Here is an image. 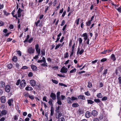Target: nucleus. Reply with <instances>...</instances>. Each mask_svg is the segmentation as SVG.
<instances>
[{
    "label": "nucleus",
    "mask_w": 121,
    "mask_h": 121,
    "mask_svg": "<svg viewBox=\"0 0 121 121\" xmlns=\"http://www.w3.org/2000/svg\"><path fill=\"white\" fill-rule=\"evenodd\" d=\"M31 69L33 71H35L37 70V67L34 65H31Z\"/></svg>",
    "instance_id": "16"
},
{
    "label": "nucleus",
    "mask_w": 121,
    "mask_h": 121,
    "mask_svg": "<svg viewBox=\"0 0 121 121\" xmlns=\"http://www.w3.org/2000/svg\"><path fill=\"white\" fill-rule=\"evenodd\" d=\"M98 112L96 110H94L92 111L91 114L94 117L97 116L98 114Z\"/></svg>",
    "instance_id": "7"
},
{
    "label": "nucleus",
    "mask_w": 121,
    "mask_h": 121,
    "mask_svg": "<svg viewBox=\"0 0 121 121\" xmlns=\"http://www.w3.org/2000/svg\"><path fill=\"white\" fill-rule=\"evenodd\" d=\"M33 38H30L28 41L29 43H31L32 41Z\"/></svg>",
    "instance_id": "53"
},
{
    "label": "nucleus",
    "mask_w": 121,
    "mask_h": 121,
    "mask_svg": "<svg viewBox=\"0 0 121 121\" xmlns=\"http://www.w3.org/2000/svg\"><path fill=\"white\" fill-rule=\"evenodd\" d=\"M5 85V84L4 82L2 81L0 82V87H3Z\"/></svg>",
    "instance_id": "21"
},
{
    "label": "nucleus",
    "mask_w": 121,
    "mask_h": 121,
    "mask_svg": "<svg viewBox=\"0 0 121 121\" xmlns=\"http://www.w3.org/2000/svg\"><path fill=\"white\" fill-rule=\"evenodd\" d=\"M80 19V18H79L75 21V23H76L77 25H78L79 24Z\"/></svg>",
    "instance_id": "43"
},
{
    "label": "nucleus",
    "mask_w": 121,
    "mask_h": 121,
    "mask_svg": "<svg viewBox=\"0 0 121 121\" xmlns=\"http://www.w3.org/2000/svg\"><path fill=\"white\" fill-rule=\"evenodd\" d=\"M49 7V6H46L45 7V12L46 13L47 11H48V8Z\"/></svg>",
    "instance_id": "48"
},
{
    "label": "nucleus",
    "mask_w": 121,
    "mask_h": 121,
    "mask_svg": "<svg viewBox=\"0 0 121 121\" xmlns=\"http://www.w3.org/2000/svg\"><path fill=\"white\" fill-rule=\"evenodd\" d=\"M84 52V49H83V48H81V51H80L78 53V54H79L80 55H81Z\"/></svg>",
    "instance_id": "39"
},
{
    "label": "nucleus",
    "mask_w": 121,
    "mask_h": 121,
    "mask_svg": "<svg viewBox=\"0 0 121 121\" xmlns=\"http://www.w3.org/2000/svg\"><path fill=\"white\" fill-rule=\"evenodd\" d=\"M33 75V73L31 72H29L28 74V76L29 77H32Z\"/></svg>",
    "instance_id": "49"
},
{
    "label": "nucleus",
    "mask_w": 121,
    "mask_h": 121,
    "mask_svg": "<svg viewBox=\"0 0 121 121\" xmlns=\"http://www.w3.org/2000/svg\"><path fill=\"white\" fill-rule=\"evenodd\" d=\"M7 67L8 69H10L12 68L13 67V65L12 64L10 63L9 64H8L7 65Z\"/></svg>",
    "instance_id": "22"
},
{
    "label": "nucleus",
    "mask_w": 121,
    "mask_h": 121,
    "mask_svg": "<svg viewBox=\"0 0 121 121\" xmlns=\"http://www.w3.org/2000/svg\"><path fill=\"white\" fill-rule=\"evenodd\" d=\"M30 37V35H28L27 36L26 39L24 41V43H25L26 42H27L28 41V39Z\"/></svg>",
    "instance_id": "33"
},
{
    "label": "nucleus",
    "mask_w": 121,
    "mask_h": 121,
    "mask_svg": "<svg viewBox=\"0 0 121 121\" xmlns=\"http://www.w3.org/2000/svg\"><path fill=\"white\" fill-rule=\"evenodd\" d=\"M46 59L44 57H43L42 58V59L39 60L37 61V62L38 63H40L42 62H43L44 61H45Z\"/></svg>",
    "instance_id": "19"
},
{
    "label": "nucleus",
    "mask_w": 121,
    "mask_h": 121,
    "mask_svg": "<svg viewBox=\"0 0 121 121\" xmlns=\"http://www.w3.org/2000/svg\"><path fill=\"white\" fill-rule=\"evenodd\" d=\"M60 108V106H58L57 107H56L55 111L56 112H60L59 111Z\"/></svg>",
    "instance_id": "42"
},
{
    "label": "nucleus",
    "mask_w": 121,
    "mask_h": 121,
    "mask_svg": "<svg viewBox=\"0 0 121 121\" xmlns=\"http://www.w3.org/2000/svg\"><path fill=\"white\" fill-rule=\"evenodd\" d=\"M61 45V44H59L57 45L56 46L55 48V49L56 50Z\"/></svg>",
    "instance_id": "59"
},
{
    "label": "nucleus",
    "mask_w": 121,
    "mask_h": 121,
    "mask_svg": "<svg viewBox=\"0 0 121 121\" xmlns=\"http://www.w3.org/2000/svg\"><path fill=\"white\" fill-rule=\"evenodd\" d=\"M74 51L72 50L69 56L70 58H71L72 56H73L74 53Z\"/></svg>",
    "instance_id": "52"
},
{
    "label": "nucleus",
    "mask_w": 121,
    "mask_h": 121,
    "mask_svg": "<svg viewBox=\"0 0 121 121\" xmlns=\"http://www.w3.org/2000/svg\"><path fill=\"white\" fill-rule=\"evenodd\" d=\"M78 97L79 99H80L82 100H85V97L83 95H79L78 96Z\"/></svg>",
    "instance_id": "24"
},
{
    "label": "nucleus",
    "mask_w": 121,
    "mask_h": 121,
    "mask_svg": "<svg viewBox=\"0 0 121 121\" xmlns=\"http://www.w3.org/2000/svg\"><path fill=\"white\" fill-rule=\"evenodd\" d=\"M41 53L42 55V56H41V57H42L43 56H44L45 55V49L44 48H42L41 50Z\"/></svg>",
    "instance_id": "20"
},
{
    "label": "nucleus",
    "mask_w": 121,
    "mask_h": 121,
    "mask_svg": "<svg viewBox=\"0 0 121 121\" xmlns=\"http://www.w3.org/2000/svg\"><path fill=\"white\" fill-rule=\"evenodd\" d=\"M50 97L53 100H54L56 99V95L55 94L52 92L51 93Z\"/></svg>",
    "instance_id": "8"
},
{
    "label": "nucleus",
    "mask_w": 121,
    "mask_h": 121,
    "mask_svg": "<svg viewBox=\"0 0 121 121\" xmlns=\"http://www.w3.org/2000/svg\"><path fill=\"white\" fill-rule=\"evenodd\" d=\"M27 51L29 53L31 54L34 53L35 51V49L34 48L30 47L28 48Z\"/></svg>",
    "instance_id": "3"
},
{
    "label": "nucleus",
    "mask_w": 121,
    "mask_h": 121,
    "mask_svg": "<svg viewBox=\"0 0 121 121\" xmlns=\"http://www.w3.org/2000/svg\"><path fill=\"white\" fill-rule=\"evenodd\" d=\"M68 70L65 67V66H64L61 69L60 72L62 73H66Z\"/></svg>",
    "instance_id": "4"
},
{
    "label": "nucleus",
    "mask_w": 121,
    "mask_h": 121,
    "mask_svg": "<svg viewBox=\"0 0 121 121\" xmlns=\"http://www.w3.org/2000/svg\"><path fill=\"white\" fill-rule=\"evenodd\" d=\"M78 113L79 114H82L83 113V111L82 110L79 109L78 111Z\"/></svg>",
    "instance_id": "47"
},
{
    "label": "nucleus",
    "mask_w": 121,
    "mask_h": 121,
    "mask_svg": "<svg viewBox=\"0 0 121 121\" xmlns=\"http://www.w3.org/2000/svg\"><path fill=\"white\" fill-rule=\"evenodd\" d=\"M91 114L90 112L87 111L86 112L85 115L86 118H89L91 117Z\"/></svg>",
    "instance_id": "12"
},
{
    "label": "nucleus",
    "mask_w": 121,
    "mask_h": 121,
    "mask_svg": "<svg viewBox=\"0 0 121 121\" xmlns=\"http://www.w3.org/2000/svg\"><path fill=\"white\" fill-rule=\"evenodd\" d=\"M51 109L50 110V117H52L54 114V108L52 107H51Z\"/></svg>",
    "instance_id": "14"
},
{
    "label": "nucleus",
    "mask_w": 121,
    "mask_h": 121,
    "mask_svg": "<svg viewBox=\"0 0 121 121\" xmlns=\"http://www.w3.org/2000/svg\"><path fill=\"white\" fill-rule=\"evenodd\" d=\"M22 10L20 8H19L18 9L17 12V13L18 16V17H20L21 16V13L22 11Z\"/></svg>",
    "instance_id": "15"
},
{
    "label": "nucleus",
    "mask_w": 121,
    "mask_h": 121,
    "mask_svg": "<svg viewBox=\"0 0 121 121\" xmlns=\"http://www.w3.org/2000/svg\"><path fill=\"white\" fill-rule=\"evenodd\" d=\"M17 53L18 56H21L22 55V53L20 51H18L17 52Z\"/></svg>",
    "instance_id": "54"
},
{
    "label": "nucleus",
    "mask_w": 121,
    "mask_h": 121,
    "mask_svg": "<svg viewBox=\"0 0 121 121\" xmlns=\"http://www.w3.org/2000/svg\"><path fill=\"white\" fill-rule=\"evenodd\" d=\"M5 97L4 96H3L1 97L0 100L1 102L2 103H4L6 101Z\"/></svg>",
    "instance_id": "10"
},
{
    "label": "nucleus",
    "mask_w": 121,
    "mask_h": 121,
    "mask_svg": "<svg viewBox=\"0 0 121 121\" xmlns=\"http://www.w3.org/2000/svg\"><path fill=\"white\" fill-rule=\"evenodd\" d=\"M52 81L53 83L56 84H57L58 83V82L57 81L53 79H52Z\"/></svg>",
    "instance_id": "38"
},
{
    "label": "nucleus",
    "mask_w": 121,
    "mask_h": 121,
    "mask_svg": "<svg viewBox=\"0 0 121 121\" xmlns=\"http://www.w3.org/2000/svg\"><path fill=\"white\" fill-rule=\"evenodd\" d=\"M91 22L90 20L88 21L86 23V25L87 26H89L90 25L91 23Z\"/></svg>",
    "instance_id": "32"
},
{
    "label": "nucleus",
    "mask_w": 121,
    "mask_h": 121,
    "mask_svg": "<svg viewBox=\"0 0 121 121\" xmlns=\"http://www.w3.org/2000/svg\"><path fill=\"white\" fill-rule=\"evenodd\" d=\"M107 59L106 58H103L102 59L100 60V61L101 62H104L106 61Z\"/></svg>",
    "instance_id": "58"
},
{
    "label": "nucleus",
    "mask_w": 121,
    "mask_h": 121,
    "mask_svg": "<svg viewBox=\"0 0 121 121\" xmlns=\"http://www.w3.org/2000/svg\"><path fill=\"white\" fill-rule=\"evenodd\" d=\"M7 113V111L6 110H3L1 112V114L3 115H5Z\"/></svg>",
    "instance_id": "26"
},
{
    "label": "nucleus",
    "mask_w": 121,
    "mask_h": 121,
    "mask_svg": "<svg viewBox=\"0 0 121 121\" xmlns=\"http://www.w3.org/2000/svg\"><path fill=\"white\" fill-rule=\"evenodd\" d=\"M88 84L87 85V87L89 88L91 87L92 86V85L91 83L90 82H88Z\"/></svg>",
    "instance_id": "30"
},
{
    "label": "nucleus",
    "mask_w": 121,
    "mask_h": 121,
    "mask_svg": "<svg viewBox=\"0 0 121 121\" xmlns=\"http://www.w3.org/2000/svg\"><path fill=\"white\" fill-rule=\"evenodd\" d=\"M35 48L36 53L38 55H40V48H39V45L38 44L35 45Z\"/></svg>",
    "instance_id": "2"
},
{
    "label": "nucleus",
    "mask_w": 121,
    "mask_h": 121,
    "mask_svg": "<svg viewBox=\"0 0 121 121\" xmlns=\"http://www.w3.org/2000/svg\"><path fill=\"white\" fill-rule=\"evenodd\" d=\"M56 118L57 119L59 118L61 116L62 113L60 112H56Z\"/></svg>",
    "instance_id": "13"
},
{
    "label": "nucleus",
    "mask_w": 121,
    "mask_h": 121,
    "mask_svg": "<svg viewBox=\"0 0 121 121\" xmlns=\"http://www.w3.org/2000/svg\"><path fill=\"white\" fill-rule=\"evenodd\" d=\"M43 63L41 64V66H43L44 67H47V63H46V60H45V61H44L43 62Z\"/></svg>",
    "instance_id": "27"
},
{
    "label": "nucleus",
    "mask_w": 121,
    "mask_h": 121,
    "mask_svg": "<svg viewBox=\"0 0 121 121\" xmlns=\"http://www.w3.org/2000/svg\"><path fill=\"white\" fill-rule=\"evenodd\" d=\"M71 98L70 97H69L67 98L66 100L67 103L69 104H71L72 102L71 101Z\"/></svg>",
    "instance_id": "17"
},
{
    "label": "nucleus",
    "mask_w": 121,
    "mask_h": 121,
    "mask_svg": "<svg viewBox=\"0 0 121 121\" xmlns=\"http://www.w3.org/2000/svg\"><path fill=\"white\" fill-rule=\"evenodd\" d=\"M111 59L113 60L114 61L116 60V58L115 57L114 55L112 54L111 56Z\"/></svg>",
    "instance_id": "25"
},
{
    "label": "nucleus",
    "mask_w": 121,
    "mask_h": 121,
    "mask_svg": "<svg viewBox=\"0 0 121 121\" xmlns=\"http://www.w3.org/2000/svg\"><path fill=\"white\" fill-rule=\"evenodd\" d=\"M12 60L15 62H16L17 61V57L15 56H14Z\"/></svg>",
    "instance_id": "29"
},
{
    "label": "nucleus",
    "mask_w": 121,
    "mask_h": 121,
    "mask_svg": "<svg viewBox=\"0 0 121 121\" xmlns=\"http://www.w3.org/2000/svg\"><path fill=\"white\" fill-rule=\"evenodd\" d=\"M26 81L24 79L22 80L20 82V85L19 86L20 88L21 89H23L26 86Z\"/></svg>",
    "instance_id": "1"
},
{
    "label": "nucleus",
    "mask_w": 121,
    "mask_h": 121,
    "mask_svg": "<svg viewBox=\"0 0 121 121\" xmlns=\"http://www.w3.org/2000/svg\"><path fill=\"white\" fill-rule=\"evenodd\" d=\"M13 25L12 24L10 25L9 26V28L10 29H13Z\"/></svg>",
    "instance_id": "63"
},
{
    "label": "nucleus",
    "mask_w": 121,
    "mask_h": 121,
    "mask_svg": "<svg viewBox=\"0 0 121 121\" xmlns=\"http://www.w3.org/2000/svg\"><path fill=\"white\" fill-rule=\"evenodd\" d=\"M28 68V67L26 66H24L22 67L21 68V69H26Z\"/></svg>",
    "instance_id": "57"
},
{
    "label": "nucleus",
    "mask_w": 121,
    "mask_h": 121,
    "mask_svg": "<svg viewBox=\"0 0 121 121\" xmlns=\"http://www.w3.org/2000/svg\"><path fill=\"white\" fill-rule=\"evenodd\" d=\"M3 12L4 13V14L6 16L10 14L9 13L7 12L5 10H4Z\"/></svg>",
    "instance_id": "36"
},
{
    "label": "nucleus",
    "mask_w": 121,
    "mask_h": 121,
    "mask_svg": "<svg viewBox=\"0 0 121 121\" xmlns=\"http://www.w3.org/2000/svg\"><path fill=\"white\" fill-rule=\"evenodd\" d=\"M61 35V33L60 32L59 34L57 35V39H58L59 40L60 39V37Z\"/></svg>",
    "instance_id": "60"
},
{
    "label": "nucleus",
    "mask_w": 121,
    "mask_h": 121,
    "mask_svg": "<svg viewBox=\"0 0 121 121\" xmlns=\"http://www.w3.org/2000/svg\"><path fill=\"white\" fill-rule=\"evenodd\" d=\"M4 24V23L1 21H0V26H3Z\"/></svg>",
    "instance_id": "46"
},
{
    "label": "nucleus",
    "mask_w": 121,
    "mask_h": 121,
    "mask_svg": "<svg viewBox=\"0 0 121 121\" xmlns=\"http://www.w3.org/2000/svg\"><path fill=\"white\" fill-rule=\"evenodd\" d=\"M33 88L29 86H26L25 88V89L27 91H30L33 90Z\"/></svg>",
    "instance_id": "18"
},
{
    "label": "nucleus",
    "mask_w": 121,
    "mask_h": 121,
    "mask_svg": "<svg viewBox=\"0 0 121 121\" xmlns=\"http://www.w3.org/2000/svg\"><path fill=\"white\" fill-rule=\"evenodd\" d=\"M76 69L75 68H74V69H72L70 70V73H74L76 71Z\"/></svg>",
    "instance_id": "41"
},
{
    "label": "nucleus",
    "mask_w": 121,
    "mask_h": 121,
    "mask_svg": "<svg viewBox=\"0 0 121 121\" xmlns=\"http://www.w3.org/2000/svg\"><path fill=\"white\" fill-rule=\"evenodd\" d=\"M94 101L97 103H99L100 102V101L98 99H94Z\"/></svg>",
    "instance_id": "37"
},
{
    "label": "nucleus",
    "mask_w": 121,
    "mask_h": 121,
    "mask_svg": "<svg viewBox=\"0 0 121 121\" xmlns=\"http://www.w3.org/2000/svg\"><path fill=\"white\" fill-rule=\"evenodd\" d=\"M59 121H65V119L63 117H61L59 119Z\"/></svg>",
    "instance_id": "64"
},
{
    "label": "nucleus",
    "mask_w": 121,
    "mask_h": 121,
    "mask_svg": "<svg viewBox=\"0 0 121 121\" xmlns=\"http://www.w3.org/2000/svg\"><path fill=\"white\" fill-rule=\"evenodd\" d=\"M108 69H105L104 71V72L103 73L104 75H105L106 76V74L107 73V72Z\"/></svg>",
    "instance_id": "56"
},
{
    "label": "nucleus",
    "mask_w": 121,
    "mask_h": 121,
    "mask_svg": "<svg viewBox=\"0 0 121 121\" xmlns=\"http://www.w3.org/2000/svg\"><path fill=\"white\" fill-rule=\"evenodd\" d=\"M30 83L31 86L33 87L36 84V83L35 81L33 79H32L30 80Z\"/></svg>",
    "instance_id": "9"
},
{
    "label": "nucleus",
    "mask_w": 121,
    "mask_h": 121,
    "mask_svg": "<svg viewBox=\"0 0 121 121\" xmlns=\"http://www.w3.org/2000/svg\"><path fill=\"white\" fill-rule=\"evenodd\" d=\"M81 36L84 37V42H85L86 40L88 39V35L86 33L83 34Z\"/></svg>",
    "instance_id": "5"
},
{
    "label": "nucleus",
    "mask_w": 121,
    "mask_h": 121,
    "mask_svg": "<svg viewBox=\"0 0 121 121\" xmlns=\"http://www.w3.org/2000/svg\"><path fill=\"white\" fill-rule=\"evenodd\" d=\"M24 95L25 97H29L30 95L28 93H24Z\"/></svg>",
    "instance_id": "62"
},
{
    "label": "nucleus",
    "mask_w": 121,
    "mask_h": 121,
    "mask_svg": "<svg viewBox=\"0 0 121 121\" xmlns=\"http://www.w3.org/2000/svg\"><path fill=\"white\" fill-rule=\"evenodd\" d=\"M85 94L86 95L88 96L90 95V94L88 91H87L86 92H85Z\"/></svg>",
    "instance_id": "50"
},
{
    "label": "nucleus",
    "mask_w": 121,
    "mask_h": 121,
    "mask_svg": "<svg viewBox=\"0 0 121 121\" xmlns=\"http://www.w3.org/2000/svg\"><path fill=\"white\" fill-rule=\"evenodd\" d=\"M87 101L88 104H93L94 103V101L88 99L87 100Z\"/></svg>",
    "instance_id": "31"
},
{
    "label": "nucleus",
    "mask_w": 121,
    "mask_h": 121,
    "mask_svg": "<svg viewBox=\"0 0 121 121\" xmlns=\"http://www.w3.org/2000/svg\"><path fill=\"white\" fill-rule=\"evenodd\" d=\"M112 51V49L105 50L104 51L102 52L101 53L102 54H106V53H109V52Z\"/></svg>",
    "instance_id": "11"
},
{
    "label": "nucleus",
    "mask_w": 121,
    "mask_h": 121,
    "mask_svg": "<svg viewBox=\"0 0 121 121\" xmlns=\"http://www.w3.org/2000/svg\"><path fill=\"white\" fill-rule=\"evenodd\" d=\"M21 80L20 79H19L17 80V82L16 83V85L17 86H18L19 84H20V82Z\"/></svg>",
    "instance_id": "44"
},
{
    "label": "nucleus",
    "mask_w": 121,
    "mask_h": 121,
    "mask_svg": "<svg viewBox=\"0 0 121 121\" xmlns=\"http://www.w3.org/2000/svg\"><path fill=\"white\" fill-rule=\"evenodd\" d=\"M97 96L98 98H101L102 97V95L101 93H99L97 95Z\"/></svg>",
    "instance_id": "35"
},
{
    "label": "nucleus",
    "mask_w": 121,
    "mask_h": 121,
    "mask_svg": "<svg viewBox=\"0 0 121 121\" xmlns=\"http://www.w3.org/2000/svg\"><path fill=\"white\" fill-rule=\"evenodd\" d=\"M107 99V98L106 96H104L101 99L102 101H106Z\"/></svg>",
    "instance_id": "55"
},
{
    "label": "nucleus",
    "mask_w": 121,
    "mask_h": 121,
    "mask_svg": "<svg viewBox=\"0 0 121 121\" xmlns=\"http://www.w3.org/2000/svg\"><path fill=\"white\" fill-rule=\"evenodd\" d=\"M52 101H53L51 99V100H50L48 102V103L50 105H51L52 106H52H53V104L52 103Z\"/></svg>",
    "instance_id": "40"
},
{
    "label": "nucleus",
    "mask_w": 121,
    "mask_h": 121,
    "mask_svg": "<svg viewBox=\"0 0 121 121\" xmlns=\"http://www.w3.org/2000/svg\"><path fill=\"white\" fill-rule=\"evenodd\" d=\"M79 106L78 104L77 103H74L72 104V106L74 107H77Z\"/></svg>",
    "instance_id": "28"
},
{
    "label": "nucleus",
    "mask_w": 121,
    "mask_h": 121,
    "mask_svg": "<svg viewBox=\"0 0 121 121\" xmlns=\"http://www.w3.org/2000/svg\"><path fill=\"white\" fill-rule=\"evenodd\" d=\"M61 99L62 100H64L66 99L65 96L64 95H61Z\"/></svg>",
    "instance_id": "51"
},
{
    "label": "nucleus",
    "mask_w": 121,
    "mask_h": 121,
    "mask_svg": "<svg viewBox=\"0 0 121 121\" xmlns=\"http://www.w3.org/2000/svg\"><path fill=\"white\" fill-rule=\"evenodd\" d=\"M13 100L12 99H9L8 100L7 103L9 106H11V105L12 103L13 102Z\"/></svg>",
    "instance_id": "23"
},
{
    "label": "nucleus",
    "mask_w": 121,
    "mask_h": 121,
    "mask_svg": "<svg viewBox=\"0 0 121 121\" xmlns=\"http://www.w3.org/2000/svg\"><path fill=\"white\" fill-rule=\"evenodd\" d=\"M118 82L119 84H121V77H120L118 78Z\"/></svg>",
    "instance_id": "61"
},
{
    "label": "nucleus",
    "mask_w": 121,
    "mask_h": 121,
    "mask_svg": "<svg viewBox=\"0 0 121 121\" xmlns=\"http://www.w3.org/2000/svg\"><path fill=\"white\" fill-rule=\"evenodd\" d=\"M11 87L9 85H6L5 86V90L7 92H9L10 90Z\"/></svg>",
    "instance_id": "6"
},
{
    "label": "nucleus",
    "mask_w": 121,
    "mask_h": 121,
    "mask_svg": "<svg viewBox=\"0 0 121 121\" xmlns=\"http://www.w3.org/2000/svg\"><path fill=\"white\" fill-rule=\"evenodd\" d=\"M69 55L68 53L67 52H66L64 55V58H67L69 57Z\"/></svg>",
    "instance_id": "34"
},
{
    "label": "nucleus",
    "mask_w": 121,
    "mask_h": 121,
    "mask_svg": "<svg viewBox=\"0 0 121 121\" xmlns=\"http://www.w3.org/2000/svg\"><path fill=\"white\" fill-rule=\"evenodd\" d=\"M71 98V100L73 101L76 100H77L78 99L77 98L74 97V96L72 97Z\"/></svg>",
    "instance_id": "45"
}]
</instances>
